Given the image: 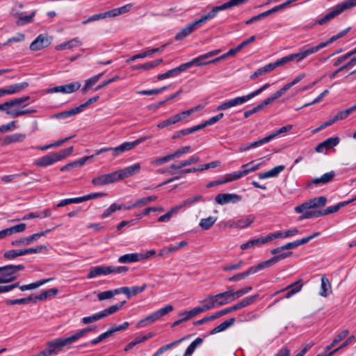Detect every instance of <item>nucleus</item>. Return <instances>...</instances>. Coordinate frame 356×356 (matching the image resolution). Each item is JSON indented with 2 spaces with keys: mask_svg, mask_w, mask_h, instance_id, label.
I'll return each mask as SVG.
<instances>
[{
  "mask_svg": "<svg viewBox=\"0 0 356 356\" xmlns=\"http://www.w3.org/2000/svg\"><path fill=\"white\" fill-rule=\"evenodd\" d=\"M26 138V134H21V133H17L13 134L9 136H7L5 137L3 143L5 145H8L10 143H14L17 142H22Z\"/></svg>",
  "mask_w": 356,
  "mask_h": 356,
  "instance_id": "nucleus-33",
  "label": "nucleus"
},
{
  "mask_svg": "<svg viewBox=\"0 0 356 356\" xmlns=\"http://www.w3.org/2000/svg\"><path fill=\"white\" fill-rule=\"evenodd\" d=\"M58 291L56 288H52L49 290L44 291L39 295L33 297V302H36L37 301H42L50 296H54L58 293Z\"/></svg>",
  "mask_w": 356,
  "mask_h": 356,
  "instance_id": "nucleus-31",
  "label": "nucleus"
},
{
  "mask_svg": "<svg viewBox=\"0 0 356 356\" xmlns=\"http://www.w3.org/2000/svg\"><path fill=\"white\" fill-rule=\"evenodd\" d=\"M143 259L140 253H130L120 256L118 258V261L122 264H129L136 262Z\"/></svg>",
  "mask_w": 356,
  "mask_h": 356,
  "instance_id": "nucleus-28",
  "label": "nucleus"
},
{
  "mask_svg": "<svg viewBox=\"0 0 356 356\" xmlns=\"http://www.w3.org/2000/svg\"><path fill=\"white\" fill-rule=\"evenodd\" d=\"M259 297V295L256 294L252 296L246 297L241 300L237 304L231 307L232 312L245 307L252 303H253Z\"/></svg>",
  "mask_w": 356,
  "mask_h": 356,
  "instance_id": "nucleus-29",
  "label": "nucleus"
},
{
  "mask_svg": "<svg viewBox=\"0 0 356 356\" xmlns=\"http://www.w3.org/2000/svg\"><path fill=\"white\" fill-rule=\"evenodd\" d=\"M184 339H179L178 340H176L175 341H172L164 346H162L159 349H158L153 355V356H159L160 355L163 354L164 352L172 348L176 344L182 341Z\"/></svg>",
  "mask_w": 356,
  "mask_h": 356,
  "instance_id": "nucleus-50",
  "label": "nucleus"
},
{
  "mask_svg": "<svg viewBox=\"0 0 356 356\" xmlns=\"http://www.w3.org/2000/svg\"><path fill=\"white\" fill-rule=\"evenodd\" d=\"M120 289H115L114 290H109L103 292H100L97 294V298L99 301H102L106 299H111L114 296L120 294Z\"/></svg>",
  "mask_w": 356,
  "mask_h": 356,
  "instance_id": "nucleus-40",
  "label": "nucleus"
},
{
  "mask_svg": "<svg viewBox=\"0 0 356 356\" xmlns=\"http://www.w3.org/2000/svg\"><path fill=\"white\" fill-rule=\"evenodd\" d=\"M103 318L104 317L102 316V312H99L98 313L92 314V316L83 317L81 320V322L84 325H87V324L92 323L93 322L97 321Z\"/></svg>",
  "mask_w": 356,
  "mask_h": 356,
  "instance_id": "nucleus-55",
  "label": "nucleus"
},
{
  "mask_svg": "<svg viewBox=\"0 0 356 356\" xmlns=\"http://www.w3.org/2000/svg\"><path fill=\"white\" fill-rule=\"evenodd\" d=\"M252 163H253V161L250 162V163H246V164H243L242 165V168H243L242 172H243L244 176L248 175V174H249V173H250V172H254V171L257 170L259 168V167L261 165L260 163L250 167V165Z\"/></svg>",
  "mask_w": 356,
  "mask_h": 356,
  "instance_id": "nucleus-59",
  "label": "nucleus"
},
{
  "mask_svg": "<svg viewBox=\"0 0 356 356\" xmlns=\"http://www.w3.org/2000/svg\"><path fill=\"white\" fill-rule=\"evenodd\" d=\"M74 147H70L68 148L60 150L58 152H54L56 159L58 161H61L65 159L67 156L70 155L73 152Z\"/></svg>",
  "mask_w": 356,
  "mask_h": 356,
  "instance_id": "nucleus-57",
  "label": "nucleus"
},
{
  "mask_svg": "<svg viewBox=\"0 0 356 356\" xmlns=\"http://www.w3.org/2000/svg\"><path fill=\"white\" fill-rule=\"evenodd\" d=\"M35 13L36 11L33 10L29 15L25 16L22 15V13H14L13 16L17 18L16 21V24L17 26H24L26 24L31 23L33 21V17L35 15Z\"/></svg>",
  "mask_w": 356,
  "mask_h": 356,
  "instance_id": "nucleus-25",
  "label": "nucleus"
},
{
  "mask_svg": "<svg viewBox=\"0 0 356 356\" xmlns=\"http://www.w3.org/2000/svg\"><path fill=\"white\" fill-rule=\"evenodd\" d=\"M216 202L223 205L229 202L236 203L241 200V197L234 193H219L215 197Z\"/></svg>",
  "mask_w": 356,
  "mask_h": 356,
  "instance_id": "nucleus-12",
  "label": "nucleus"
},
{
  "mask_svg": "<svg viewBox=\"0 0 356 356\" xmlns=\"http://www.w3.org/2000/svg\"><path fill=\"white\" fill-rule=\"evenodd\" d=\"M269 86V83H266L260 88L255 91L241 97H237L236 98L229 99L228 101L222 102L221 104L217 106V111H225L232 107L241 105L255 96L259 95L261 92L265 90Z\"/></svg>",
  "mask_w": 356,
  "mask_h": 356,
  "instance_id": "nucleus-2",
  "label": "nucleus"
},
{
  "mask_svg": "<svg viewBox=\"0 0 356 356\" xmlns=\"http://www.w3.org/2000/svg\"><path fill=\"white\" fill-rule=\"evenodd\" d=\"M147 288V284H143L140 286H134L132 287L123 286L119 288L120 293L126 295L127 298H131L132 296H136L137 294L142 293Z\"/></svg>",
  "mask_w": 356,
  "mask_h": 356,
  "instance_id": "nucleus-18",
  "label": "nucleus"
},
{
  "mask_svg": "<svg viewBox=\"0 0 356 356\" xmlns=\"http://www.w3.org/2000/svg\"><path fill=\"white\" fill-rule=\"evenodd\" d=\"M125 303H126L125 300L119 302L117 304L111 305L109 307L101 311L103 317L104 318L106 317L108 315H111V314H113L117 312L118 311H119L120 309H122V307H123V305Z\"/></svg>",
  "mask_w": 356,
  "mask_h": 356,
  "instance_id": "nucleus-34",
  "label": "nucleus"
},
{
  "mask_svg": "<svg viewBox=\"0 0 356 356\" xmlns=\"http://www.w3.org/2000/svg\"><path fill=\"white\" fill-rule=\"evenodd\" d=\"M63 348L60 338L50 341L47 344V348L40 351L42 356H51L57 354Z\"/></svg>",
  "mask_w": 356,
  "mask_h": 356,
  "instance_id": "nucleus-8",
  "label": "nucleus"
},
{
  "mask_svg": "<svg viewBox=\"0 0 356 356\" xmlns=\"http://www.w3.org/2000/svg\"><path fill=\"white\" fill-rule=\"evenodd\" d=\"M26 254H37L41 252H45L48 250V247L44 245H37L34 248H26Z\"/></svg>",
  "mask_w": 356,
  "mask_h": 356,
  "instance_id": "nucleus-58",
  "label": "nucleus"
},
{
  "mask_svg": "<svg viewBox=\"0 0 356 356\" xmlns=\"http://www.w3.org/2000/svg\"><path fill=\"white\" fill-rule=\"evenodd\" d=\"M29 86V83L22 82L8 86L4 88L6 95L16 94Z\"/></svg>",
  "mask_w": 356,
  "mask_h": 356,
  "instance_id": "nucleus-27",
  "label": "nucleus"
},
{
  "mask_svg": "<svg viewBox=\"0 0 356 356\" xmlns=\"http://www.w3.org/2000/svg\"><path fill=\"white\" fill-rule=\"evenodd\" d=\"M349 29H350L349 28L347 29H345V30L339 32L337 35H334L332 36L326 42L320 43L319 45L321 46V49L324 48L325 47L327 46L328 44L334 42L337 40H338V39L342 38L343 36H344L348 32Z\"/></svg>",
  "mask_w": 356,
  "mask_h": 356,
  "instance_id": "nucleus-46",
  "label": "nucleus"
},
{
  "mask_svg": "<svg viewBox=\"0 0 356 356\" xmlns=\"http://www.w3.org/2000/svg\"><path fill=\"white\" fill-rule=\"evenodd\" d=\"M339 138L338 137H331L323 142L319 143L316 147V151L318 152H324L325 151L330 149L339 143Z\"/></svg>",
  "mask_w": 356,
  "mask_h": 356,
  "instance_id": "nucleus-19",
  "label": "nucleus"
},
{
  "mask_svg": "<svg viewBox=\"0 0 356 356\" xmlns=\"http://www.w3.org/2000/svg\"><path fill=\"white\" fill-rule=\"evenodd\" d=\"M34 113H36L35 109H12L10 111H7V115L12 118H18L19 116Z\"/></svg>",
  "mask_w": 356,
  "mask_h": 356,
  "instance_id": "nucleus-36",
  "label": "nucleus"
},
{
  "mask_svg": "<svg viewBox=\"0 0 356 356\" xmlns=\"http://www.w3.org/2000/svg\"><path fill=\"white\" fill-rule=\"evenodd\" d=\"M108 149H111L110 151H112V155L114 157L118 156V155L124 152L130 150L127 142L123 143L122 144L116 147H108Z\"/></svg>",
  "mask_w": 356,
  "mask_h": 356,
  "instance_id": "nucleus-47",
  "label": "nucleus"
},
{
  "mask_svg": "<svg viewBox=\"0 0 356 356\" xmlns=\"http://www.w3.org/2000/svg\"><path fill=\"white\" fill-rule=\"evenodd\" d=\"M122 209V204H118L116 203H113L104 211V213L102 215V218H106L111 216L115 211L121 210Z\"/></svg>",
  "mask_w": 356,
  "mask_h": 356,
  "instance_id": "nucleus-52",
  "label": "nucleus"
},
{
  "mask_svg": "<svg viewBox=\"0 0 356 356\" xmlns=\"http://www.w3.org/2000/svg\"><path fill=\"white\" fill-rule=\"evenodd\" d=\"M158 319H159V316L157 315L156 312H154L149 315L147 316L145 318L141 319L138 322V326L140 327H145L150 323H153L156 322Z\"/></svg>",
  "mask_w": 356,
  "mask_h": 356,
  "instance_id": "nucleus-38",
  "label": "nucleus"
},
{
  "mask_svg": "<svg viewBox=\"0 0 356 356\" xmlns=\"http://www.w3.org/2000/svg\"><path fill=\"white\" fill-rule=\"evenodd\" d=\"M63 347L70 346L80 339L77 332L66 338H60Z\"/></svg>",
  "mask_w": 356,
  "mask_h": 356,
  "instance_id": "nucleus-48",
  "label": "nucleus"
},
{
  "mask_svg": "<svg viewBox=\"0 0 356 356\" xmlns=\"http://www.w3.org/2000/svg\"><path fill=\"white\" fill-rule=\"evenodd\" d=\"M103 73L98 74L89 79H88L86 82V85L84 86V88L83 89V92H85L88 88L92 87L93 85H95L99 79L102 76Z\"/></svg>",
  "mask_w": 356,
  "mask_h": 356,
  "instance_id": "nucleus-62",
  "label": "nucleus"
},
{
  "mask_svg": "<svg viewBox=\"0 0 356 356\" xmlns=\"http://www.w3.org/2000/svg\"><path fill=\"white\" fill-rule=\"evenodd\" d=\"M119 181L116 171L94 177L92 184L95 186L106 185Z\"/></svg>",
  "mask_w": 356,
  "mask_h": 356,
  "instance_id": "nucleus-6",
  "label": "nucleus"
},
{
  "mask_svg": "<svg viewBox=\"0 0 356 356\" xmlns=\"http://www.w3.org/2000/svg\"><path fill=\"white\" fill-rule=\"evenodd\" d=\"M31 302H33V298L32 296H29L27 298L14 299V300H8L6 301L7 305H22V304H29Z\"/></svg>",
  "mask_w": 356,
  "mask_h": 356,
  "instance_id": "nucleus-54",
  "label": "nucleus"
},
{
  "mask_svg": "<svg viewBox=\"0 0 356 356\" xmlns=\"http://www.w3.org/2000/svg\"><path fill=\"white\" fill-rule=\"evenodd\" d=\"M203 342V339L200 337L196 338L187 348L184 356H191L194 353L195 348L200 346Z\"/></svg>",
  "mask_w": 356,
  "mask_h": 356,
  "instance_id": "nucleus-41",
  "label": "nucleus"
},
{
  "mask_svg": "<svg viewBox=\"0 0 356 356\" xmlns=\"http://www.w3.org/2000/svg\"><path fill=\"white\" fill-rule=\"evenodd\" d=\"M82 42L78 38H74L70 41L64 43L59 44L55 47V49L57 51L64 50V49H71L74 47H78L81 46Z\"/></svg>",
  "mask_w": 356,
  "mask_h": 356,
  "instance_id": "nucleus-26",
  "label": "nucleus"
},
{
  "mask_svg": "<svg viewBox=\"0 0 356 356\" xmlns=\"http://www.w3.org/2000/svg\"><path fill=\"white\" fill-rule=\"evenodd\" d=\"M303 282L302 279H299L291 284V296L298 293L302 288Z\"/></svg>",
  "mask_w": 356,
  "mask_h": 356,
  "instance_id": "nucleus-60",
  "label": "nucleus"
},
{
  "mask_svg": "<svg viewBox=\"0 0 356 356\" xmlns=\"http://www.w3.org/2000/svg\"><path fill=\"white\" fill-rule=\"evenodd\" d=\"M286 257H287V255L286 254L274 256L273 257H272L271 259H270L267 261H263L255 266H252V267L249 268L250 272L251 275L254 274L259 270L269 268L270 266H271L276 262H277L283 259H285Z\"/></svg>",
  "mask_w": 356,
  "mask_h": 356,
  "instance_id": "nucleus-7",
  "label": "nucleus"
},
{
  "mask_svg": "<svg viewBox=\"0 0 356 356\" xmlns=\"http://www.w3.org/2000/svg\"><path fill=\"white\" fill-rule=\"evenodd\" d=\"M175 159L172 154H168L165 156L156 158L151 161L150 163L153 165H161L163 163H168L171 160Z\"/></svg>",
  "mask_w": 356,
  "mask_h": 356,
  "instance_id": "nucleus-49",
  "label": "nucleus"
},
{
  "mask_svg": "<svg viewBox=\"0 0 356 356\" xmlns=\"http://www.w3.org/2000/svg\"><path fill=\"white\" fill-rule=\"evenodd\" d=\"M200 27L201 25L197 19L183 27L181 31L176 34L175 38L176 40H181Z\"/></svg>",
  "mask_w": 356,
  "mask_h": 356,
  "instance_id": "nucleus-10",
  "label": "nucleus"
},
{
  "mask_svg": "<svg viewBox=\"0 0 356 356\" xmlns=\"http://www.w3.org/2000/svg\"><path fill=\"white\" fill-rule=\"evenodd\" d=\"M81 84L77 82L60 86V92L71 93L79 89Z\"/></svg>",
  "mask_w": 356,
  "mask_h": 356,
  "instance_id": "nucleus-37",
  "label": "nucleus"
},
{
  "mask_svg": "<svg viewBox=\"0 0 356 356\" xmlns=\"http://www.w3.org/2000/svg\"><path fill=\"white\" fill-rule=\"evenodd\" d=\"M250 275H251V273L248 268L247 270H245L244 272L236 274V275L229 277L227 279V280L229 282H236V281L243 280V279L246 278L248 276H249Z\"/></svg>",
  "mask_w": 356,
  "mask_h": 356,
  "instance_id": "nucleus-61",
  "label": "nucleus"
},
{
  "mask_svg": "<svg viewBox=\"0 0 356 356\" xmlns=\"http://www.w3.org/2000/svg\"><path fill=\"white\" fill-rule=\"evenodd\" d=\"M289 236V229L284 232H277L275 233L269 234L265 236L266 243H268L275 238H287Z\"/></svg>",
  "mask_w": 356,
  "mask_h": 356,
  "instance_id": "nucleus-44",
  "label": "nucleus"
},
{
  "mask_svg": "<svg viewBox=\"0 0 356 356\" xmlns=\"http://www.w3.org/2000/svg\"><path fill=\"white\" fill-rule=\"evenodd\" d=\"M353 112H355V110L354 108H353V106L344 110V111H340L336 115H335V118L337 119V120H344L346 118H347L349 115L350 113H352Z\"/></svg>",
  "mask_w": 356,
  "mask_h": 356,
  "instance_id": "nucleus-63",
  "label": "nucleus"
},
{
  "mask_svg": "<svg viewBox=\"0 0 356 356\" xmlns=\"http://www.w3.org/2000/svg\"><path fill=\"white\" fill-rule=\"evenodd\" d=\"M349 334L348 330H343L341 331L333 339L332 342L326 347L327 350H330L332 347L336 346L339 341L344 339Z\"/></svg>",
  "mask_w": 356,
  "mask_h": 356,
  "instance_id": "nucleus-42",
  "label": "nucleus"
},
{
  "mask_svg": "<svg viewBox=\"0 0 356 356\" xmlns=\"http://www.w3.org/2000/svg\"><path fill=\"white\" fill-rule=\"evenodd\" d=\"M289 62V56H286L282 58L277 60L274 63H270L268 65H266L265 66H264L262 67L257 69L250 76V79H254L259 77V76H261L264 74L268 73V72L273 71L276 67L283 65L284 64H286Z\"/></svg>",
  "mask_w": 356,
  "mask_h": 356,
  "instance_id": "nucleus-5",
  "label": "nucleus"
},
{
  "mask_svg": "<svg viewBox=\"0 0 356 356\" xmlns=\"http://www.w3.org/2000/svg\"><path fill=\"white\" fill-rule=\"evenodd\" d=\"M51 44L48 36L44 34H40L30 44L29 49L31 51L41 50L47 47Z\"/></svg>",
  "mask_w": 356,
  "mask_h": 356,
  "instance_id": "nucleus-11",
  "label": "nucleus"
},
{
  "mask_svg": "<svg viewBox=\"0 0 356 356\" xmlns=\"http://www.w3.org/2000/svg\"><path fill=\"white\" fill-rule=\"evenodd\" d=\"M265 243H267L266 241L265 236L258 238H254V239L250 240L248 242L241 245V249L246 250V249L253 248L255 246H259V245L265 244Z\"/></svg>",
  "mask_w": 356,
  "mask_h": 356,
  "instance_id": "nucleus-32",
  "label": "nucleus"
},
{
  "mask_svg": "<svg viewBox=\"0 0 356 356\" xmlns=\"http://www.w3.org/2000/svg\"><path fill=\"white\" fill-rule=\"evenodd\" d=\"M331 292V284L328 278L325 276L321 278L320 295L323 297H327Z\"/></svg>",
  "mask_w": 356,
  "mask_h": 356,
  "instance_id": "nucleus-35",
  "label": "nucleus"
},
{
  "mask_svg": "<svg viewBox=\"0 0 356 356\" xmlns=\"http://www.w3.org/2000/svg\"><path fill=\"white\" fill-rule=\"evenodd\" d=\"M199 161H200V157L194 154V155L190 156L186 160L181 161H180L181 166L182 168H184L186 166H188L192 164L196 163L199 162Z\"/></svg>",
  "mask_w": 356,
  "mask_h": 356,
  "instance_id": "nucleus-64",
  "label": "nucleus"
},
{
  "mask_svg": "<svg viewBox=\"0 0 356 356\" xmlns=\"http://www.w3.org/2000/svg\"><path fill=\"white\" fill-rule=\"evenodd\" d=\"M111 274V266H97L90 268L87 277L92 279L99 275H108Z\"/></svg>",
  "mask_w": 356,
  "mask_h": 356,
  "instance_id": "nucleus-20",
  "label": "nucleus"
},
{
  "mask_svg": "<svg viewBox=\"0 0 356 356\" xmlns=\"http://www.w3.org/2000/svg\"><path fill=\"white\" fill-rule=\"evenodd\" d=\"M284 165H277L267 172L259 173L258 175L259 178L263 179L276 177L284 169Z\"/></svg>",
  "mask_w": 356,
  "mask_h": 356,
  "instance_id": "nucleus-30",
  "label": "nucleus"
},
{
  "mask_svg": "<svg viewBox=\"0 0 356 356\" xmlns=\"http://www.w3.org/2000/svg\"><path fill=\"white\" fill-rule=\"evenodd\" d=\"M26 250H11L3 254V257L7 259H13L19 256L26 255Z\"/></svg>",
  "mask_w": 356,
  "mask_h": 356,
  "instance_id": "nucleus-39",
  "label": "nucleus"
},
{
  "mask_svg": "<svg viewBox=\"0 0 356 356\" xmlns=\"http://www.w3.org/2000/svg\"><path fill=\"white\" fill-rule=\"evenodd\" d=\"M17 278L13 269V265L0 267V284L8 283Z\"/></svg>",
  "mask_w": 356,
  "mask_h": 356,
  "instance_id": "nucleus-9",
  "label": "nucleus"
},
{
  "mask_svg": "<svg viewBox=\"0 0 356 356\" xmlns=\"http://www.w3.org/2000/svg\"><path fill=\"white\" fill-rule=\"evenodd\" d=\"M220 49H216L213 51H211L208 53H206L204 54L200 55L197 58H193L192 60L186 63L185 64H189V67H192L193 65H197V66H202L208 64V61L206 62H202V60L204 59L209 58L212 56L218 55L220 52Z\"/></svg>",
  "mask_w": 356,
  "mask_h": 356,
  "instance_id": "nucleus-14",
  "label": "nucleus"
},
{
  "mask_svg": "<svg viewBox=\"0 0 356 356\" xmlns=\"http://www.w3.org/2000/svg\"><path fill=\"white\" fill-rule=\"evenodd\" d=\"M26 225L25 223H20L13 227L6 228L8 235H12L15 233L23 232L26 229Z\"/></svg>",
  "mask_w": 356,
  "mask_h": 356,
  "instance_id": "nucleus-56",
  "label": "nucleus"
},
{
  "mask_svg": "<svg viewBox=\"0 0 356 356\" xmlns=\"http://www.w3.org/2000/svg\"><path fill=\"white\" fill-rule=\"evenodd\" d=\"M346 204V203H339L338 204L329 207L325 209L321 210V211H317V212H314V213H307V217H320L322 216H325V215L335 213L340 209V207L341 206H343Z\"/></svg>",
  "mask_w": 356,
  "mask_h": 356,
  "instance_id": "nucleus-24",
  "label": "nucleus"
},
{
  "mask_svg": "<svg viewBox=\"0 0 356 356\" xmlns=\"http://www.w3.org/2000/svg\"><path fill=\"white\" fill-rule=\"evenodd\" d=\"M217 218L209 216L200 220L199 225L204 230L210 229L216 222Z\"/></svg>",
  "mask_w": 356,
  "mask_h": 356,
  "instance_id": "nucleus-45",
  "label": "nucleus"
},
{
  "mask_svg": "<svg viewBox=\"0 0 356 356\" xmlns=\"http://www.w3.org/2000/svg\"><path fill=\"white\" fill-rule=\"evenodd\" d=\"M356 6V0H346L332 8L323 17L318 19L316 24L323 25L334 18L344 10L350 9Z\"/></svg>",
  "mask_w": 356,
  "mask_h": 356,
  "instance_id": "nucleus-3",
  "label": "nucleus"
},
{
  "mask_svg": "<svg viewBox=\"0 0 356 356\" xmlns=\"http://www.w3.org/2000/svg\"><path fill=\"white\" fill-rule=\"evenodd\" d=\"M140 164L138 163L122 170H116V172L118 175V179L120 180L137 174L140 172Z\"/></svg>",
  "mask_w": 356,
  "mask_h": 356,
  "instance_id": "nucleus-16",
  "label": "nucleus"
},
{
  "mask_svg": "<svg viewBox=\"0 0 356 356\" xmlns=\"http://www.w3.org/2000/svg\"><path fill=\"white\" fill-rule=\"evenodd\" d=\"M254 220V217L252 215L243 216L241 218L237 220L238 227L239 229L248 227Z\"/></svg>",
  "mask_w": 356,
  "mask_h": 356,
  "instance_id": "nucleus-43",
  "label": "nucleus"
},
{
  "mask_svg": "<svg viewBox=\"0 0 356 356\" xmlns=\"http://www.w3.org/2000/svg\"><path fill=\"white\" fill-rule=\"evenodd\" d=\"M189 68V64H181L179 67H177L174 69L168 70V77L176 76L179 75L181 72L185 71L186 69Z\"/></svg>",
  "mask_w": 356,
  "mask_h": 356,
  "instance_id": "nucleus-53",
  "label": "nucleus"
},
{
  "mask_svg": "<svg viewBox=\"0 0 356 356\" xmlns=\"http://www.w3.org/2000/svg\"><path fill=\"white\" fill-rule=\"evenodd\" d=\"M321 49V47L319 44L315 47H312L307 49H301L297 54H291V61H296L299 62L306 58L307 56L314 54Z\"/></svg>",
  "mask_w": 356,
  "mask_h": 356,
  "instance_id": "nucleus-13",
  "label": "nucleus"
},
{
  "mask_svg": "<svg viewBox=\"0 0 356 356\" xmlns=\"http://www.w3.org/2000/svg\"><path fill=\"white\" fill-rule=\"evenodd\" d=\"M79 109H78L77 107L74 108H72L71 110H69V111H63V112H60V113H56L54 115V118H70L71 116H73V115H75L78 113H79Z\"/></svg>",
  "mask_w": 356,
  "mask_h": 356,
  "instance_id": "nucleus-51",
  "label": "nucleus"
},
{
  "mask_svg": "<svg viewBox=\"0 0 356 356\" xmlns=\"http://www.w3.org/2000/svg\"><path fill=\"white\" fill-rule=\"evenodd\" d=\"M58 162L54 153L45 155L34 161V164L39 167H47Z\"/></svg>",
  "mask_w": 356,
  "mask_h": 356,
  "instance_id": "nucleus-23",
  "label": "nucleus"
},
{
  "mask_svg": "<svg viewBox=\"0 0 356 356\" xmlns=\"http://www.w3.org/2000/svg\"><path fill=\"white\" fill-rule=\"evenodd\" d=\"M245 1V0H230L222 5L214 6L207 14L201 16L197 21L202 26L208 21L216 17L218 12L238 6L243 3Z\"/></svg>",
  "mask_w": 356,
  "mask_h": 356,
  "instance_id": "nucleus-4",
  "label": "nucleus"
},
{
  "mask_svg": "<svg viewBox=\"0 0 356 356\" xmlns=\"http://www.w3.org/2000/svg\"><path fill=\"white\" fill-rule=\"evenodd\" d=\"M166 46H167V44H165L161 46L160 47L153 48L150 50H148V51L142 52L140 54H138L137 55L133 56L130 57L129 58H128L126 60V63H129L130 62L135 61L137 59L144 58L151 56L153 54L160 52V51H163L165 48Z\"/></svg>",
  "mask_w": 356,
  "mask_h": 356,
  "instance_id": "nucleus-22",
  "label": "nucleus"
},
{
  "mask_svg": "<svg viewBox=\"0 0 356 356\" xmlns=\"http://www.w3.org/2000/svg\"><path fill=\"white\" fill-rule=\"evenodd\" d=\"M232 290L229 289L227 291L220 293L218 294L213 296L217 306H222L226 305L233 300H234L232 296Z\"/></svg>",
  "mask_w": 356,
  "mask_h": 356,
  "instance_id": "nucleus-17",
  "label": "nucleus"
},
{
  "mask_svg": "<svg viewBox=\"0 0 356 356\" xmlns=\"http://www.w3.org/2000/svg\"><path fill=\"white\" fill-rule=\"evenodd\" d=\"M326 202L327 199L324 196L314 197L296 207L295 211L298 213H302V218H312L313 217H307V213L321 211L318 209L323 207Z\"/></svg>",
  "mask_w": 356,
  "mask_h": 356,
  "instance_id": "nucleus-1",
  "label": "nucleus"
},
{
  "mask_svg": "<svg viewBox=\"0 0 356 356\" xmlns=\"http://www.w3.org/2000/svg\"><path fill=\"white\" fill-rule=\"evenodd\" d=\"M288 4H289V0L286 1L285 3H282V4H280L279 6H276L275 7H273V8L267 10V11H265L264 13H261L257 15H255L252 17H251L250 19H249L248 20H247L245 22V24H250L253 22H255L257 21H259L268 15H270V14L273 13H275L278 10H280V9L283 8L284 7H285L286 6H287Z\"/></svg>",
  "mask_w": 356,
  "mask_h": 356,
  "instance_id": "nucleus-15",
  "label": "nucleus"
},
{
  "mask_svg": "<svg viewBox=\"0 0 356 356\" xmlns=\"http://www.w3.org/2000/svg\"><path fill=\"white\" fill-rule=\"evenodd\" d=\"M335 176L334 171H330L329 172L325 173L321 177L315 178L312 179V181L307 184L308 187H310L312 185H323L329 183L331 181Z\"/></svg>",
  "mask_w": 356,
  "mask_h": 356,
  "instance_id": "nucleus-21",
  "label": "nucleus"
}]
</instances>
